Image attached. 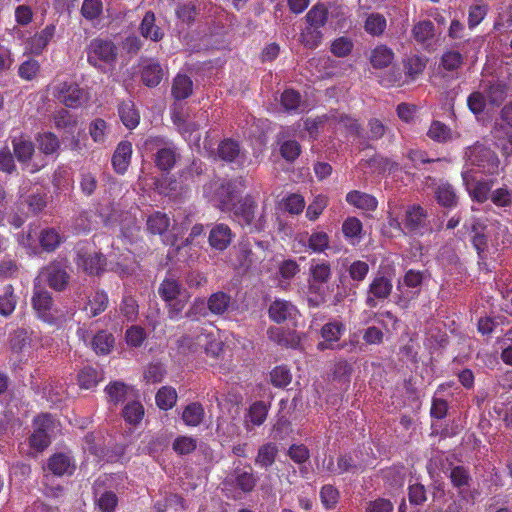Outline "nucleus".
I'll use <instances>...</instances> for the list:
<instances>
[{
  "instance_id": "1",
  "label": "nucleus",
  "mask_w": 512,
  "mask_h": 512,
  "mask_svg": "<svg viewBox=\"0 0 512 512\" xmlns=\"http://www.w3.org/2000/svg\"><path fill=\"white\" fill-rule=\"evenodd\" d=\"M244 188L242 178L223 182L217 191L219 208L222 212H230L231 219L250 232L260 231L263 228L262 222L255 219L257 203L251 195H246L237 202L238 195Z\"/></svg>"
},
{
  "instance_id": "2",
  "label": "nucleus",
  "mask_w": 512,
  "mask_h": 512,
  "mask_svg": "<svg viewBox=\"0 0 512 512\" xmlns=\"http://www.w3.org/2000/svg\"><path fill=\"white\" fill-rule=\"evenodd\" d=\"M86 54L88 64L106 74L114 70L119 50L113 40L98 36L89 42Z\"/></svg>"
},
{
  "instance_id": "3",
  "label": "nucleus",
  "mask_w": 512,
  "mask_h": 512,
  "mask_svg": "<svg viewBox=\"0 0 512 512\" xmlns=\"http://www.w3.org/2000/svg\"><path fill=\"white\" fill-rule=\"evenodd\" d=\"M182 285L173 278L166 277L158 287L160 298L166 303L168 317L171 320H178L186 305V300L180 299Z\"/></svg>"
},
{
  "instance_id": "4",
  "label": "nucleus",
  "mask_w": 512,
  "mask_h": 512,
  "mask_svg": "<svg viewBox=\"0 0 512 512\" xmlns=\"http://www.w3.org/2000/svg\"><path fill=\"white\" fill-rule=\"evenodd\" d=\"M54 98L67 108L77 109L89 100V93L76 82L62 81L52 87Z\"/></svg>"
},
{
  "instance_id": "5",
  "label": "nucleus",
  "mask_w": 512,
  "mask_h": 512,
  "mask_svg": "<svg viewBox=\"0 0 512 512\" xmlns=\"http://www.w3.org/2000/svg\"><path fill=\"white\" fill-rule=\"evenodd\" d=\"M403 233L422 236L432 231L427 211L419 204L408 205L402 218Z\"/></svg>"
},
{
  "instance_id": "6",
  "label": "nucleus",
  "mask_w": 512,
  "mask_h": 512,
  "mask_svg": "<svg viewBox=\"0 0 512 512\" xmlns=\"http://www.w3.org/2000/svg\"><path fill=\"white\" fill-rule=\"evenodd\" d=\"M31 303L37 317L42 321L50 325H56L64 321V315L59 314L54 308L52 295L47 290L35 286Z\"/></svg>"
},
{
  "instance_id": "7",
  "label": "nucleus",
  "mask_w": 512,
  "mask_h": 512,
  "mask_svg": "<svg viewBox=\"0 0 512 512\" xmlns=\"http://www.w3.org/2000/svg\"><path fill=\"white\" fill-rule=\"evenodd\" d=\"M465 154L470 163L477 166L482 173L487 175L498 174L500 160L492 149L476 143L468 147Z\"/></svg>"
},
{
  "instance_id": "8",
  "label": "nucleus",
  "mask_w": 512,
  "mask_h": 512,
  "mask_svg": "<svg viewBox=\"0 0 512 512\" xmlns=\"http://www.w3.org/2000/svg\"><path fill=\"white\" fill-rule=\"evenodd\" d=\"M40 277L51 289L58 292L64 291L70 282L67 266L56 260L41 270Z\"/></svg>"
},
{
  "instance_id": "9",
  "label": "nucleus",
  "mask_w": 512,
  "mask_h": 512,
  "mask_svg": "<svg viewBox=\"0 0 512 512\" xmlns=\"http://www.w3.org/2000/svg\"><path fill=\"white\" fill-rule=\"evenodd\" d=\"M258 482V477L254 474L250 464L235 467L226 478V483L242 491L243 493L252 492Z\"/></svg>"
},
{
  "instance_id": "10",
  "label": "nucleus",
  "mask_w": 512,
  "mask_h": 512,
  "mask_svg": "<svg viewBox=\"0 0 512 512\" xmlns=\"http://www.w3.org/2000/svg\"><path fill=\"white\" fill-rule=\"evenodd\" d=\"M392 282L385 276H376L369 285L368 297L366 298V305L370 308L377 306V299H387L392 292Z\"/></svg>"
},
{
  "instance_id": "11",
  "label": "nucleus",
  "mask_w": 512,
  "mask_h": 512,
  "mask_svg": "<svg viewBox=\"0 0 512 512\" xmlns=\"http://www.w3.org/2000/svg\"><path fill=\"white\" fill-rule=\"evenodd\" d=\"M56 33V25L48 24L42 30L36 32L26 42V48L33 55L39 56L47 48Z\"/></svg>"
},
{
  "instance_id": "12",
  "label": "nucleus",
  "mask_w": 512,
  "mask_h": 512,
  "mask_svg": "<svg viewBox=\"0 0 512 512\" xmlns=\"http://www.w3.org/2000/svg\"><path fill=\"white\" fill-rule=\"evenodd\" d=\"M482 87L491 107H500L507 98L509 87L504 80H488Z\"/></svg>"
},
{
  "instance_id": "13",
  "label": "nucleus",
  "mask_w": 512,
  "mask_h": 512,
  "mask_svg": "<svg viewBox=\"0 0 512 512\" xmlns=\"http://www.w3.org/2000/svg\"><path fill=\"white\" fill-rule=\"evenodd\" d=\"M132 143L127 140H123L118 143L112 158V167L118 175H124L131 163L132 158Z\"/></svg>"
},
{
  "instance_id": "14",
  "label": "nucleus",
  "mask_w": 512,
  "mask_h": 512,
  "mask_svg": "<svg viewBox=\"0 0 512 512\" xmlns=\"http://www.w3.org/2000/svg\"><path fill=\"white\" fill-rule=\"evenodd\" d=\"M188 185L179 176L165 175L155 181V189L160 195L175 197L186 191Z\"/></svg>"
},
{
  "instance_id": "15",
  "label": "nucleus",
  "mask_w": 512,
  "mask_h": 512,
  "mask_svg": "<svg viewBox=\"0 0 512 512\" xmlns=\"http://www.w3.org/2000/svg\"><path fill=\"white\" fill-rule=\"evenodd\" d=\"M180 159L178 147L174 144H168L166 148H161L154 153V164L162 172L169 173Z\"/></svg>"
},
{
  "instance_id": "16",
  "label": "nucleus",
  "mask_w": 512,
  "mask_h": 512,
  "mask_svg": "<svg viewBox=\"0 0 512 512\" xmlns=\"http://www.w3.org/2000/svg\"><path fill=\"white\" fill-rule=\"evenodd\" d=\"M234 234L227 224H216L209 233L208 241L212 248L224 251L232 242Z\"/></svg>"
},
{
  "instance_id": "17",
  "label": "nucleus",
  "mask_w": 512,
  "mask_h": 512,
  "mask_svg": "<svg viewBox=\"0 0 512 512\" xmlns=\"http://www.w3.org/2000/svg\"><path fill=\"white\" fill-rule=\"evenodd\" d=\"M298 313L295 305L291 302L276 299L269 307L268 314L272 321L280 324L287 320L294 319Z\"/></svg>"
},
{
  "instance_id": "18",
  "label": "nucleus",
  "mask_w": 512,
  "mask_h": 512,
  "mask_svg": "<svg viewBox=\"0 0 512 512\" xmlns=\"http://www.w3.org/2000/svg\"><path fill=\"white\" fill-rule=\"evenodd\" d=\"M108 304V294L104 290H95L88 295L82 310L89 318H93L103 313L107 309Z\"/></svg>"
},
{
  "instance_id": "19",
  "label": "nucleus",
  "mask_w": 512,
  "mask_h": 512,
  "mask_svg": "<svg viewBox=\"0 0 512 512\" xmlns=\"http://www.w3.org/2000/svg\"><path fill=\"white\" fill-rule=\"evenodd\" d=\"M448 477L452 486L458 490V495L462 499H466V488H468L472 482L469 469L462 465L453 466L450 469Z\"/></svg>"
},
{
  "instance_id": "20",
  "label": "nucleus",
  "mask_w": 512,
  "mask_h": 512,
  "mask_svg": "<svg viewBox=\"0 0 512 512\" xmlns=\"http://www.w3.org/2000/svg\"><path fill=\"white\" fill-rule=\"evenodd\" d=\"M13 152L20 163L29 162L35 152L34 143L28 135L20 134L12 138Z\"/></svg>"
},
{
  "instance_id": "21",
  "label": "nucleus",
  "mask_w": 512,
  "mask_h": 512,
  "mask_svg": "<svg viewBox=\"0 0 512 512\" xmlns=\"http://www.w3.org/2000/svg\"><path fill=\"white\" fill-rule=\"evenodd\" d=\"M147 231L153 235H160L163 237V241L167 238L172 239L174 236H166L170 227L169 216L161 211H155L148 216L146 221Z\"/></svg>"
},
{
  "instance_id": "22",
  "label": "nucleus",
  "mask_w": 512,
  "mask_h": 512,
  "mask_svg": "<svg viewBox=\"0 0 512 512\" xmlns=\"http://www.w3.org/2000/svg\"><path fill=\"white\" fill-rule=\"evenodd\" d=\"M427 136L434 142L445 144L460 137V134L452 131L445 123L434 120L427 131Z\"/></svg>"
},
{
  "instance_id": "23",
  "label": "nucleus",
  "mask_w": 512,
  "mask_h": 512,
  "mask_svg": "<svg viewBox=\"0 0 512 512\" xmlns=\"http://www.w3.org/2000/svg\"><path fill=\"white\" fill-rule=\"evenodd\" d=\"M198 238H201L202 240L204 239V227L202 224H195L192 227L189 236L181 243H178V239L173 237L172 239L167 238L164 240V244L173 247L174 249L172 252L180 253L186 247H190L191 250L193 246L198 245L200 243Z\"/></svg>"
},
{
  "instance_id": "24",
  "label": "nucleus",
  "mask_w": 512,
  "mask_h": 512,
  "mask_svg": "<svg viewBox=\"0 0 512 512\" xmlns=\"http://www.w3.org/2000/svg\"><path fill=\"white\" fill-rule=\"evenodd\" d=\"M48 469L56 476L72 475L75 466L70 456L65 453H55L48 460Z\"/></svg>"
},
{
  "instance_id": "25",
  "label": "nucleus",
  "mask_w": 512,
  "mask_h": 512,
  "mask_svg": "<svg viewBox=\"0 0 512 512\" xmlns=\"http://www.w3.org/2000/svg\"><path fill=\"white\" fill-rule=\"evenodd\" d=\"M118 114L127 129L133 130L139 125L140 114L133 101H122L118 106Z\"/></svg>"
},
{
  "instance_id": "26",
  "label": "nucleus",
  "mask_w": 512,
  "mask_h": 512,
  "mask_svg": "<svg viewBox=\"0 0 512 512\" xmlns=\"http://www.w3.org/2000/svg\"><path fill=\"white\" fill-rule=\"evenodd\" d=\"M163 74L161 65L150 59L142 66L141 80L147 87H156L160 84Z\"/></svg>"
},
{
  "instance_id": "27",
  "label": "nucleus",
  "mask_w": 512,
  "mask_h": 512,
  "mask_svg": "<svg viewBox=\"0 0 512 512\" xmlns=\"http://www.w3.org/2000/svg\"><path fill=\"white\" fill-rule=\"evenodd\" d=\"M346 201L350 205L366 211H374L378 205V202L373 195L358 190L348 192L346 195Z\"/></svg>"
},
{
  "instance_id": "28",
  "label": "nucleus",
  "mask_w": 512,
  "mask_h": 512,
  "mask_svg": "<svg viewBox=\"0 0 512 512\" xmlns=\"http://www.w3.org/2000/svg\"><path fill=\"white\" fill-rule=\"evenodd\" d=\"M231 296L223 291L212 293L207 299L208 311L217 316L225 314L231 305Z\"/></svg>"
},
{
  "instance_id": "29",
  "label": "nucleus",
  "mask_w": 512,
  "mask_h": 512,
  "mask_svg": "<svg viewBox=\"0 0 512 512\" xmlns=\"http://www.w3.org/2000/svg\"><path fill=\"white\" fill-rule=\"evenodd\" d=\"M155 20V14L152 11L146 12L140 24V33L144 38L158 42L163 38L164 33L155 24Z\"/></svg>"
},
{
  "instance_id": "30",
  "label": "nucleus",
  "mask_w": 512,
  "mask_h": 512,
  "mask_svg": "<svg viewBox=\"0 0 512 512\" xmlns=\"http://www.w3.org/2000/svg\"><path fill=\"white\" fill-rule=\"evenodd\" d=\"M277 455V445L273 442L265 443L258 449V453L255 458V464L260 468L268 469L275 463Z\"/></svg>"
},
{
  "instance_id": "31",
  "label": "nucleus",
  "mask_w": 512,
  "mask_h": 512,
  "mask_svg": "<svg viewBox=\"0 0 512 512\" xmlns=\"http://www.w3.org/2000/svg\"><path fill=\"white\" fill-rule=\"evenodd\" d=\"M493 184V180H479L473 186H469L467 183V190L472 201L482 204L490 199Z\"/></svg>"
},
{
  "instance_id": "32",
  "label": "nucleus",
  "mask_w": 512,
  "mask_h": 512,
  "mask_svg": "<svg viewBox=\"0 0 512 512\" xmlns=\"http://www.w3.org/2000/svg\"><path fill=\"white\" fill-rule=\"evenodd\" d=\"M463 63L462 53L455 49H447L440 57L439 67L448 72H455L462 67Z\"/></svg>"
},
{
  "instance_id": "33",
  "label": "nucleus",
  "mask_w": 512,
  "mask_h": 512,
  "mask_svg": "<svg viewBox=\"0 0 512 512\" xmlns=\"http://www.w3.org/2000/svg\"><path fill=\"white\" fill-rule=\"evenodd\" d=\"M412 36L419 44H428L435 36V27L432 21L423 20L412 28Z\"/></svg>"
},
{
  "instance_id": "34",
  "label": "nucleus",
  "mask_w": 512,
  "mask_h": 512,
  "mask_svg": "<svg viewBox=\"0 0 512 512\" xmlns=\"http://www.w3.org/2000/svg\"><path fill=\"white\" fill-rule=\"evenodd\" d=\"M193 91V82L187 75L178 74L172 84V95L176 100L188 98Z\"/></svg>"
},
{
  "instance_id": "35",
  "label": "nucleus",
  "mask_w": 512,
  "mask_h": 512,
  "mask_svg": "<svg viewBox=\"0 0 512 512\" xmlns=\"http://www.w3.org/2000/svg\"><path fill=\"white\" fill-rule=\"evenodd\" d=\"M329 120H332L336 125L339 126V129H343L347 134L353 136H360L361 125L355 118H352L346 114H332L328 117Z\"/></svg>"
},
{
  "instance_id": "36",
  "label": "nucleus",
  "mask_w": 512,
  "mask_h": 512,
  "mask_svg": "<svg viewBox=\"0 0 512 512\" xmlns=\"http://www.w3.org/2000/svg\"><path fill=\"white\" fill-rule=\"evenodd\" d=\"M435 197L438 204L443 207L452 208L457 205L458 197L455 189L449 183L440 184L435 191Z\"/></svg>"
},
{
  "instance_id": "37",
  "label": "nucleus",
  "mask_w": 512,
  "mask_h": 512,
  "mask_svg": "<svg viewBox=\"0 0 512 512\" xmlns=\"http://www.w3.org/2000/svg\"><path fill=\"white\" fill-rule=\"evenodd\" d=\"M114 336L112 333L101 330L97 332L92 339V348L97 354L106 355L114 346Z\"/></svg>"
},
{
  "instance_id": "38",
  "label": "nucleus",
  "mask_w": 512,
  "mask_h": 512,
  "mask_svg": "<svg viewBox=\"0 0 512 512\" xmlns=\"http://www.w3.org/2000/svg\"><path fill=\"white\" fill-rule=\"evenodd\" d=\"M204 408L198 402L187 405L182 413V420L187 426L196 427L201 424L204 419Z\"/></svg>"
},
{
  "instance_id": "39",
  "label": "nucleus",
  "mask_w": 512,
  "mask_h": 512,
  "mask_svg": "<svg viewBox=\"0 0 512 512\" xmlns=\"http://www.w3.org/2000/svg\"><path fill=\"white\" fill-rule=\"evenodd\" d=\"M466 105L468 110L476 117L478 118L480 115H482L488 104L487 98L485 96V93L480 90H476L471 92L467 99H466Z\"/></svg>"
},
{
  "instance_id": "40",
  "label": "nucleus",
  "mask_w": 512,
  "mask_h": 512,
  "mask_svg": "<svg viewBox=\"0 0 512 512\" xmlns=\"http://www.w3.org/2000/svg\"><path fill=\"white\" fill-rule=\"evenodd\" d=\"M394 58L393 51L385 45H379L371 52L370 63L374 68H384L391 64Z\"/></svg>"
},
{
  "instance_id": "41",
  "label": "nucleus",
  "mask_w": 512,
  "mask_h": 512,
  "mask_svg": "<svg viewBox=\"0 0 512 512\" xmlns=\"http://www.w3.org/2000/svg\"><path fill=\"white\" fill-rule=\"evenodd\" d=\"M328 15L329 12L325 5L316 4L307 12L305 19L308 25L320 29L327 23Z\"/></svg>"
},
{
  "instance_id": "42",
  "label": "nucleus",
  "mask_w": 512,
  "mask_h": 512,
  "mask_svg": "<svg viewBox=\"0 0 512 512\" xmlns=\"http://www.w3.org/2000/svg\"><path fill=\"white\" fill-rule=\"evenodd\" d=\"M427 60L419 55H411L404 59L403 66L404 71L407 77L411 80H414L418 75H420L425 67Z\"/></svg>"
},
{
  "instance_id": "43",
  "label": "nucleus",
  "mask_w": 512,
  "mask_h": 512,
  "mask_svg": "<svg viewBox=\"0 0 512 512\" xmlns=\"http://www.w3.org/2000/svg\"><path fill=\"white\" fill-rule=\"evenodd\" d=\"M360 466L357 464L351 454L340 455L337 459L336 469L328 467V472L334 475H341L344 473H357Z\"/></svg>"
},
{
  "instance_id": "44",
  "label": "nucleus",
  "mask_w": 512,
  "mask_h": 512,
  "mask_svg": "<svg viewBox=\"0 0 512 512\" xmlns=\"http://www.w3.org/2000/svg\"><path fill=\"white\" fill-rule=\"evenodd\" d=\"M122 417L131 425L139 424L144 417V407L141 402H128L122 410Z\"/></svg>"
},
{
  "instance_id": "45",
  "label": "nucleus",
  "mask_w": 512,
  "mask_h": 512,
  "mask_svg": "<svg viewBox=\"0 0 512 512\" xmlns=\"http://www.w3.org/2000/svg\"><path fill=\"white\" fill-rule=\"evenodd\" d=\"M155 400L161 410L172 409L177 401V392L172 387L164 386L156 393Z\"/></svg>"
},
{
  "instance_id": "46",
  "label": "nucleus",
  "mask_w": 512,
  "mask_h": 512,
  "mask_svg": "<svg viewBox=\"0 0 512 512\" xmlns=\"http://www.w3.org/2000/svg\"><path fill=\"white\" fill-rule=\"evenodd\" d=\"M281 106L290 114L296 113L301 105V94L294 89H285L281 94Z\"/></svg>"
},
{
  "instance_id": "47",
  "label": "nucleus",
  "mask_w": 512,
  "mask_h": 512,
  "mask_svg": "<svg viewBox=\"0 0 512 512\" xmlns=\"http://www.w3.org/2000/svg\"><path fill=\"white\" fill-rule=\"evenodd\" d=\"M39 150L45 155H52L60 148L58 137L52 132H44L37 137Z\"/></svg>"
},
{
  "instance_id": "48",
  "label": "nucleus",
  "mask_w": 512,
  "mask_h": 512,
  "mask_svg": "<svg viewBox=\"0 0 512 512\" xmlns=\"http://www.w3.org/2000/svg\"><path fill=\"white\" fill-rule=\"evenodd\" d=\"M17 304V296L14 294V288L11 284L4 287V292L0 295V314L9 316L13 313Z\"/></svg>"
},
{
  "instance_id": "49",
  "label": "nucleus",
  "mask_w": 512,
  "mask_h": 512,
  "mask_svg": "<svg viewBox=\"0 0 512 512\" xmlns=\"http://www.w3.org/2000/svg\"><path fill=\"white\" fill-rule=\"evenodd\" d=\"M342 232L352 244L359 242L362 232V223L356 217H348L342 224Z\"/></svg>"
},
{
  "instance_id": "50",
  "label": "nucleus",
  "mask_w": 512,
  "mask_h": 512,
  "mask_svg": "<svg viewBox=\"0 0 512 512\" xmlns=\"http://www.w3.org/2000/svg\"><path fill=\"white\" fill-rule=\"evenodd\" d=\"M128 386L121 381L111 382L106 386L105 392L107 394L108 401L114 405H118L124 402L127 396Z\"/></svg>"
},
{
  "instance_id": "51",
  "label": "nucleus",
  "mask_w": 512,
  "mask_h": 512,
  "mask_svg": "<svg viewBox=\"0 0 512 512\" xmlns=\"http://www.w3.org/2000/svg\"><path fill=\"white\" fill-rule=\"evenodd\" d=\"M240 154V145L232 139L223 140L218 146V156L226 162H233Z\"/></svg>"
},
{
  "instance_id": "52",
  "label": "nucleus",
  "mask_w": 512,
  "mask_h": 512,
  "mask_svg": "<svg viewBox=\"0 0 512 512\" xmlns=\"http://www.w3.org/2000/svg\"><path fill=\"white\" fill-rule=\"evenodd\" d=\"M323 33L319 28L308 25L300 34V42L309 49L317 48L322 42Z\"/></svg>"
},
{
  "instance_id": "53",
  "label": "nucleus",
  "mask_w": 512,
  "mask_h": 512,
  "mask_svg": "<svg viewBox=\"0 0 512 512\" xmlns=\"http://www.w3.org/2000/svg\"><path fill=\"white\" fill-rule=\"evenodd\" d=\"M120 313L128 322H134L139 313L137 300L131 295H124L120 303Z\"/></svg>"
},
{
  "instance_id": "54",
  "label": "nucleus",
  "mask_w": 512,
  "mask_h": 512,
  "mask_svg": "<svg viewBox=\"0 0 512 512\" xmlns=\"http://www.w3.org/2000/svg\"><path fill=\"white\" fill-rule=\"evenodd\" d=\"M118 506V497L113 491H105L95 498V507L100 512H114Z\"/></svg>"
},
{
  "instance_id": "55",
  "label": "nucleus",
  "mask_w": 512,
  "mask_h": 512,
  "mask_svg": "<svg viewBox=\"0 0 512 512\" xmlns=\"http://www.w3.org/2000/svg\"><path fill=\"white\" fill-rule=\"evenodd\" d=\"M62 242V237L53 229H45L40 234V244L44 251L53 252Z\"/></svg>"
},
{
  "instance_id": "56",
  "label": "nucleus",
  "mask_w": 512,
  "mask_h": 512,
  "mask_svg": "<svg viewBox=\"0 0 512 512\" xmlns=\"http://www.w3.org/2000/svg\"><path fill=\"white\" fill-rule=\"evenodd\" d=\"M268 414V406L263 401L254 402L248 411V421L255 426H260L264 423Z\"/></svg>"
},
{
  "instance_id": "57",
  "label": "nucleus",
  "mask_w": 512,
  "mask_h": 512,
  "mask_svg": "<svg viewBox=\"0 0 512 512\" xmlns=\"http://www.w3.org/2000/svg\"><path fill=\"white\" fill-rule=\"evenodd\" d=\"M386 19L379 13H372L365 21V30L373 36L383 34L386 29Z\"/></svg>"
},
{
  "instance_id": "58",
  "label": "nucleus",
  "mask_w": 512,
  "mask_h": 512,
  "mask_svg": "<svg viewBox=\"0 0 512 512\" xmlns=\"http://www.w3.org/2000/svg\"><path fill=\"white\" fill-rule=\"evenodd\" d=\"M339 498L340 493L335 486L331 484L322 486L320 490V499L321 503L327 510L334 509L339 501Z\"/></svg>"
},
{
  "instance_id": "59",
  "label": "nucleus",
  "mask_w": 512,
  "mask_h": 512,
  "mask_svg": "<svg viewBox=\"0 0 512 512\" xmlns=\"http://www.w3.org/2000/svg\"><path fill=\"white\" fill-rule=\"evenodd\" d=\"M490 200L499 208H510L512 206V191L506 186L492 190Z\"/></svg>"
},
{
  "instance_id": "60",
  "label": "nucleus",
  "mask_w": 512,
  "mask_h": 512,
  "mask_svg": "<svg viewBox=\"0 0 512 512\" xmlns=\"http://www.w3.org/2000/svg\"><path fill=\"white\" fill-rule=\"evenodd\" d=\"M353 47L354 44L350 38L341 36L331 43L330 51L334 56L343 58L352 52Z\"/></svg>"
},
{
  "instance_id": "61",
  "label": "nucleus",
  "mask_w": 512,
  "mask_h": 512,
  "mask_svg": "<svg viewBox=\"0 0 512 512\" xmlns=\"http://www.w3.org/2000/svg\"><path fill=\"white\" fill-rule=\"evenodd\" d=\"M108 133V124L102 118L94 119L89 125V134L95 143H104Z\"/></svg>"
},
{
  "instance_id": "62",
  "label": "nucleus",
  "mask_w": 512,
  "mask_h": 512,
  "mask_svg": "<svg viewBox=\"0 0 512 512\" xmlns=\"http://www.w3.org/2000/svg\"><path fill=\"white\" fill-rule=\"evenodd\" d=\"M172 448L178 455H188L197 448V440L189 436H178L174 440Z\"/></svg>"
},
{
  "instance_id": "63",
  "label": "nucleus",
  "mask_w": 512,
  "mask_h": 512,
  "mask_svg": "<svg viewBox=\"0 0 512 512\" xmlns=\"http://www.w3.org/2000/svg\"><path fill=\"white\" fill-rule=\"evenodd\" d=\"M308 247L313 253H323L329 247V236L323 231L314 232L308 239Z\"/></svg>"
},
{
  "instance_id": "64",
  "label": "nucleus",
  "mask_w": 512,
  "mask_h": 512,
  "mask_svg": "<svg viewBox=\"0 0 512 512\" xmlns=\"http://www.w3.org/2000/svg\"><path fill=\"white\" fill-rule=\"evenodd\" d=\"M271 383L275 387L284 388L291 383V373L286 366H276L270 373Z\"/></svg>"
}]
</instances>
